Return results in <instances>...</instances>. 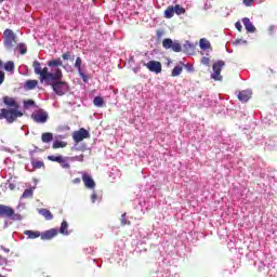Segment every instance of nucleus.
Wrapping results in <instances>:
<instances>
[{"instance_id":"3","label":"nucleus","mask_w":277,"mask_h":277,"mask_svg":"<svg viewBox=\"0 0 277 277\" xmlns=\"http://www.w3.org/2000/svg\"><path fill=\"white\" fill-rule=\"evenodd\" d=\"M3 37H4V48L8 51H12L14 47L16 45V34H14V30L6 28L3 31Z\"/></svg>"},{"instance_id":"18","label":"nucleus","mask_w":277,"mask_h":277,"mask_svg":"<svg viewBox=\"0 0 277 277\" xmlns=\"http://www.w3.org/2000/svg\"><path fill=\"white\" fill-rule=\"evenodd\" d=\"M41 141L43 142V144H49V142H53V133L51 132L42 133Z\"/></svg>"},{"instance_id":"4","label":"nucleus","mask_w":277,"mask_h":277,"mask_svg":"<svg viewBox=\"0 0 277 277\" xmlns=\"http://www.w3.org/2000/svg\"><path fill=\"white\" fill-rule=\"evenodd\" d=\"M52 81H54V83H52L53 92H55L57 96H64V94L68 92V82L62 81V79Z\"/></svg>"},{"instance_id":"6","label":"nucleus","mask_w":277,"mask_h":277,"mask_svg":"<svg viewBox=\"0 0 277 277\" xmlns=\"http://www.w3.org/2000/svg\"><path fill=\"white\" fill-rule=\"evenodd\" d=\"M0 217H8L9 220H17L18 215L12 207L5 206V205H0Z\"/></svg>"},{"instance_id":"42","label":"nucleus","mask_w":277,"mask_h":277,"mask_svg":"<svg viewBox=\"0 0 277 277\" xmlns=\"http://www.w3.org/2000/svg\"><path fill=\"white\" fill-rule=\"evenodd\" d=\"M235 27H236V29H238L239 31H241V29H243V26H241V22H236Z\"/></svg>"},{"instance_id":"48","label":"nucleus","mask_w":277,"mask_h":277,"mask_svg":"<svg viewBox=\"0 0 277 277\" xmlns=\"http://www.w3.org/2000/svg\"><path fill=\"white\" fill-rule=\"evenodd\" d=\"M0 277H5V276L0 275Z\"/></svg>"},{"instance_id":"7","label":"nucleus","mask_w":277,"mask_h":277,"mask_svg":"<svg viewBox=\"0 0 277 277\" xmlns=\"http://www.w3.org/2000/svg\"><path fill=\"white\" fill-rule=\"evenodd\" d=\"M163 49H172L174 53H181L183 51V47L179 41H172V39L167 38L162 41Z\"/></svg>"},{"instance_id":"44","label":"nucleus","mask_w":277,"mask_h":277,"mask_svg":"<svg viewBox=\"0 0 277 277\" xmlns=\"http://www.w3.org/2000/svg\"><path fill=\"white\" fill-rule=\"evenodd\" d=\"M156 36L157 38H161V36H163V30H157Z\"/></svg>"},{"instance_id":"25","label":"nucleus","mask_w":277,"mask_h":277,"mask_svg":"<svg viewBox=\"0 0 277 277\" xmlns=\"http://www.w3.org/2000/svg\"><path fill=\"white\" fill-rule=\"evenodd\" d=\"M93 105H94L95 107H103V105H105V100H103L102 96H96V97H94V100H93Z\"/></svg>"},{"instance_id":"11","label":"nucleus","mask_w":277,"mask_h":277,"mask_svg":"<svg viewBox=\"0 0 277 277\" xmlns=\"http://www.w3.org/2000/svg\"><path fill=\"white\" fill-rule=\"evenodd\" d=\"M58 234H60V232L57 230V228H51V229H48V230L41 233V239L43 241H49V240L53 239L54 237H57Z\"/></svg>"},{"instance_id":"1","label":"nucleus","mask_w":277,"mask_h":277,"mask_svg":"<svg viewBox=\"0 0 277 277\" xmlns=\"http://www.w3.org/2000/svg\"><path fill=\"white\" fill-rule=\"evenodd\" d=\"M3 103L8 108H2L0 110V120H6L9 124H12V122H16L18 118H22L23 111H21L18 108L21 107L14 97L4 96Z\"/></svg>"},{"instance_id":"49","label":"nucleus","mask_w":277,"mask_h":277,"mask_svg":"<svg viewBox=\"0 0 277 277\" xmlns=\"http://www.w3.org/2000/svg\"><path fill=\"white\" fill-rule=\"evenodd\" d=\"M0 2H3V0H0Z\"/></svg>"},{"instance_id":"10","label":"nucleus","mask_w":277,"mask_h":277,"mask_svg":"<svg viewBox=\"0 0 277 277\" xmlns=\"http://www.w3.org/2000/svg\"><path fill=\"white\" fill-rule=\"evenodd\" d=\"M143 66H146L149 72H155L156 75H159L162 70L161 62L159 61H149L144 63Z\"/></svg>"},{"instance_id":"31","label":"nucleus","mask_w":277,"mask_h":277,"mask_svg":"<svg viewBox=\"0 0 277 277\" xmlns=\"http://www.w3.org/2000/svg\"><path fill=\"white\" fill-rule=\"evenodd\" d=\"M22 198H34V189L32 188L25 189L22 195Z\"/></svg>"},{"instance_id":"37","label":"nucleus","mask_w":277,"mask_h":277,"mask_svg":"<svg viewBox=\"0 0 277 277\" xmlns=\"http://www.w3.org/2000/svg\"><path fill=\"white\" fill-rule=\"evenodd\" d=\"M242 3L246 5V8H252L254 0H242Z\"/></svg>"},{"instance_id":"33","label":"nucleus","mask_w":277,"mask_h":277,"mask_svg":"<svg viewBox=\"0 0 277 277\" xmlns=\"http://www.w3.org/2000/svg\"><path fill=\"white\" fill-rule=\"evenodd\" d=\"M173 10H174L175 14H177V16H181V14H185V8L180 6L179 4L173 6Z\"/></svg>"},{"instance_id":"13","label":"nucleus","mask_w":277,"mask_h":277,"mask_svg":"<svg viewBox=\"0 0 277 277\" xmlns=\"http://www.w3.org/2000/svg\"><path fill=\"white\" fill-rule=\"evenodd\" d=\"M81 64H83V61H81V57L76 58L75 68H77L79 76L83 81H88V76L83 72V69L81 68Z\"/></svg>"},{"instance_id":"41","label":"nucleus","mask_w":277,"mask_h":277,"mask_svg":"<svg viewBox=\"0 0 277 277\" xmlns=\"http://www.w3.org/2000/svg\"><path fill=\"white\" fill-rule=\"evenodd\" d=\"M96 200H98V195H96V193H93L91 195V201L94 203V202H96Z\"/></svg>"},{"instance_id":"30","label":"nucleus","mask_w":277,"mask_h":277,"mask_svg":"<svg viewBox=\"0 0 277 277\" xmlns=\"http://www.w3.org/2000/svg\"><path fill=\"white\" fill-rule=\"evenodd\" d=\"M58 163L62 168H64V170H69V168H70V163L68 162V159H66L64 157H63V159H61V161Z\"/></svg>"},{"instance_id":"2","label":"nucleus","mask_w":277,"mask_h":277,"mask_svg":"<svg viewBox=\"0 0 277 277\" xmlns=\"http://www.w3.org/2000/svg\"><path fill=\"white\" fill-rule=\"evenodd\" d=\"M32 68L35 70V75H39L41 83H44V81L45 83H49V81H60V79H63L64 77L62 69L56 68L52 72H50L48 67H44L42 69V66L38 61H34Z\"/></svg>"},{"instance_id":"46","label":"nucleus","mask_w":277,"mask_h":277,"mask_svg":"<svg viewBox=\"0 0 277 277\" xmlns=\"http://www.w3.org/2000/svg\"><path fill=\"white\" fill-rule=\"evenodd\" d=\"M1 68H4V66H3V61L0 60V69Z\"/></svg>"},{"instance_id":"38","label":"nucleus","mask_w":277,"mask_h":277,"mask_svg":"<svg viewBox=\"0 0 277 277\" xmlns=\"http://www.w3.org/2000/svg\"><path fill=\"white\" fill-rule=\"evenodd\" d=\"M211 63V60L207 56H203L201 58V64H203L205 66H209V64Z\"/></svg>"},{"instance_id":"28","label":"nucleus","mask_w":277,"mask_h":277,"mask_svg":"<svg viewBox=\"0 0 277 277\" xmlns=\"http://www.w3.org/2000/svg\"><path fill=\"white\" fill-rule=\"evenodd\" d=\"M183 51L184 53H192V51H194V45L189 43V41H186L183 45Z\"/></svg>"},{"instance_id":"15","label":"nucleus","mask_w":277,"mask_h":277,"mask_svg":"<svg viewBox=\"0 0 277 277\" xmlns=\"http://www.w3.org/2000/svg\"><path fill=\"white\" fill-rule=\"evenodd\" d=\"M249 98H252L251 91L245 90L239 92L238 100L241 101V103H248Z\"/></svg>"},{"instance_id":"43","label":"nucleus","mask_w":277,"mask_h":277,"mask_svg":"<svg viewBox=\"0 0 277 277\" xmlns=\"http://www.w3.org/2000/svg\"><path fill=\"white\" fill-rule=\"evenodd\" d=\"M9 189H10L11 192H14V189H16V184H14V183H9Z\"/></svg>"},{"instance_id":"27","label":"nucleus","mask_w":277,"mask_h":277,"mask_svg":"<svg viewBox=\"0 0 277 277\" xmlns=\"http://www.w3.org/2000/svg\"><path fill=\"white\" fill-rule=\"evenodd\" d=\"M31 166L34 170H40V168H44V162L42 160H38V161L32 160Z\"/></svg>"},{"instance_id":"35","label":"nucleus","mask_w":277,"mask_h":277,"mask_svg":"<svg viewBox=\"0 0 277 277\" xmlns=\"http://www.w3.org/2000/svg\"><path fill=\"white\" fill-rule=\"evenodd\" d=\"M121 225L127 226V224H131L130 221H127V213H123L120 219Z\"/></svg>"},{"instance_id":"34","label":"nucleus","mask_w":277,"mask_h":277,"mask_svg":"<svg viewBox=\"0 0 277 277\" xmlns=\"http://www.w3.org/2000/svg\"><path fill=\"white\" fill-rule=\"evenodd\" d=\"M64 156H48L49 161H54L56 163H60Z\"/></svg>"},{"instance_id":"36","label":"nucleus","mask_w":277,"mask_h":277,"mask_svg":"<svg viewBox=\"0 0 277 277\" xmlns=\"http://www.w3.org/2000/svg\"><path fill=\"white\" fill-rule=\"evenodd\" d=\"M62 58L65 60V61H68L70 60L72 62V60H75L71 55H70V52H66L62 55Z\"/></svg>"},{"instance_id":"45","label":"nucleus","mask_w":277,"mask_h":277,"mask_svg":"<svg viewBox=\"0 0 277 277\" xmlns=\"http://www.w3.org/2000/svg\"><path fill=\"white\" fill-rule=\"evenodd\" d=\"M74 183H76V184L81 183V179H80V177H76V179L74 180Z\"/></svg>"},{"instance_id":"16","label":"nucleus","mask_w":277,"mask_h":277,"mask_svg":"<svg viewBox=\"0 0 277 277\" xmlns=\"http://www.w3.org/2000/svg\"><path fill=\"white\" fill-rule=\"evenodd\" d=\"M38 87V80H27L24 84L25 90H36Z\"/></svg>"},{"instance_id":"5","label":"nucleus","mask_w":277,"mask_h":277,"mask_svg":"<svg viewBox=\"0 0 277 277\" xmlns=\"http://www.w3.org/2000/svg\"><path fill=\"white\" fill-rule=\"evenodd\" d=\"M226 66V63L224 61H217L212 65L213 74H211V79H214V81H222V68Z\"/></svg>"},{"instance_id":"23","label":"nucleus","mask_w":277,"mask_h":277,"mask_svg":"<svg viewBox=\"0 0 277 277\" xmlns=\"http://www.w3.org/2000/svg\"><path fill=\"white\" fill-rule=\"evenodd\" d=\"M48 66L50 68L57 67V66H64V63L62 62V58H56L49 61Z\"/></svg>"},{"instance_id":"19","label":"nucleus","mask_w":277,"mask_h":277,"mask_svg":"<svg viewBox=\"0 0 277 277\" xmlns=\"http://www.w3.org/2000/svg\"><path fill=\"white\" fill-rule=\"evenodd\" d=\"M199 47L200 49H202V51H207V49H212L211 42H209V40H207L206 38L200 39Z\"/></svg>"},{"instance_id":"21","label":"nucleus","mask_w":277,"mask_h":277,"mask_svg":"<svg viewBox=\"0 0 277 277\" xmlns=\"http://www.w3.org/2000/svg\"><path fill=\"white\" fill-rule=\"evenodd\" d=\"M66 146H68V143L67 142H64V141H54L53 142V145H52V148L54 150H56L57 148H66Z\"/></svg>"},{"instance_id":"40","label":"nucleus","mask_w":277,"mask_h":277,"mask_svg":"<svg viewBox=\"0 0 277 277\" xmlns=\"http://www.w3.org/2000/svg\"><path fill=\"white\" fill-rule=\"evenodd\" d=\"M5 81V72L0 71V85Z\"/></svg>"},{"instance_id":"32","label":"nucleus","mask_w":277,"mask_h":277,"mask_svg":"<svg viewBox=\"0 0 277 277\" xmlns=\"http://www.w3.org/2000/svg\"><path fill=\"white\" fill-rule=\"evenodd\" d=\"M4 70H6V72H12V70H14V62L9 61L4 64Z\"/></svg>"},{"instance_id":"17","label":"nucleus","mask_w":277,"mask_h":277,"mask_svg":"<svg viewBox=\"0 0 277 277\" xmlns=\"http://www.w3.org/2000/svg\"><path fill=\"white\" fill-rule=\"evenodd\" d=\"M24 235H26V237H28V239H38V237H41V233L36 230H26L24 232Z\"/></svg>"},{"instance_id":"9","label":"nucleus","mask_w":277,"mask_h":277,"mask_svg":"<svg viewBox=\"0 0 277 277\" xmlns=\"http://www.w3.org/2000/svg\"><path fill=\"white\" fill-rule=\"evenodd\" d=\"M31 119L34 122H37V124H44V122L49 120V113L40 109L31 115Z\"/></svg>"},{"instance_id":"29","label":"nucleus","mask_w":277,"mask_h":277,"mask_svg":"<svg viewBox=\"0 0 277 277\" xmlns=\"http://www.w3.org/2000/svg\"><path fill=\"white\" fill-rule=\"evenodd\" d=\"M183 72V67L175 66L171 72V77H179Z\"/></svg>"},{"instance_id":"47","label":"nucleus","mask_w":277,"mask_h":277,"mask_svg":"<svg viewBox=\"0 0 277 277\" xmlns=\"http://www.w3.org/2000/svg\"><path fill=\"white\" fill-rule=\"evenodd\" d=\"M2 256L0 255V261H1Z\"/></svg>"},{"instance_id":"26","label":"nucleus","mask_w":277,"mask_h":277,"mask_svg":"<svg viewBox=\"0 0 277 277\" xmlns=\"http://www.w3.org/2000/svg\"><path fill=\"white\" fill-rule=\"evenodd\" d=\"M15 51H19L21 55H25L27 53V45L25 43H19L16 45Z\"/></svg>"},{"instance_id":"8","label":"nucleus","mask_w":277,"mask_h":277,"mask_svg":"<svg viewBox=\"0 0 277 277\" xmlns=\"http://www.w3.org/2000/svg\"><path fill=\"white\" fill-rule=\"evenodd\" d=\"M72 140L76 144L83 142V140H90V132L85 128H80L78 131L72 133Z\"/></svg>"},{"instance_id":"39","label":"nucleus","mask_w":277,"mask_h":277,"mask_svg":"<svg viewBox=\"0 0 277 277\" xmlns=\"http://www.w3.org/2000/svg\"><path fill=\"white\" fill-rule=\"evenodd\" d=\"M25 107H34L36 105V102L34 100H28L24 103Z\"/></svg>"},{"instance_id":"12","label":"nucleus","mask_w":277,"mask_h":277,"mask_svg":"<svg viewBox=\"0 0 277 277\" xmlns=\"http://www.w3.org/2000/svg\"><path fill=\"white\" fill-rule=\"evenodd\" d=\"M82 182L87 189H94L96 187V182L88 173H82Z\"/></svg>"},{"instance_id":"20","label":"nucleus","mask_w":277,"mask_h":277,"mask_svg":"<svg viewBox=\"0 0 277 277\" xmlns=\"http://www.w3.org/2000/svg\"><path fill=\"white\" fill-rule=\"evenodd\" d=\"M175 14L174 11V6L173 5H169L166 10H164V18H172Z\"/></svg>"},{"instance_id":"14","label":"nucleus","mask_w":277,"mask_h":277,"mask_svg":"<svg viewBox=\"0 0 277 277\" xmlns=\"http://www.w3.org/2000/svg\"><path fill=\"white\" fill-rule=\"evenodd\" d=\"M242 24L245 26V29L249 32V34H254V31H256V27H254V25L252 24V22H250V18L245 17L242 18Z\"/></svg>"},{"instance_id":"22","label":"nucleus","mask_w":277,"mask_h":277,"mask_svg":"<svg viewBox=\"0 0 277 277\" xmlns=\"http://www.w3.org/2000/svg\"><path fill=\"white\" fill-rule=\"evenodd\" d=\"M40 215H42L45 220H53V213H51L48 209L39 210Z\"/></svg>"},{"instance_id":"24","label":"nucleus","mask_w":277,"mask_h":277,"mask_svg":"<svg viewBox=\"0 0 277 277\" xmlns=\"http://www.w3.org/2000/svg\"><path fill=\"white\" fill-rule=\"evenodd\" d=\"M61 235H69L68 233V222L63 221L60 227Z\"/></svg>"}]
</instances>
